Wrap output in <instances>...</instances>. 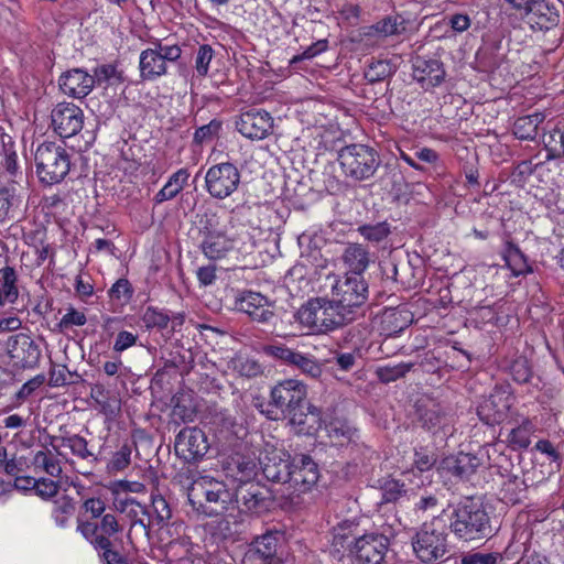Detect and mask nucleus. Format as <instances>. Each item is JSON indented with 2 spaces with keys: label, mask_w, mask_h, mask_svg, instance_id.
<instances>
[{
  "label": "nucleus",
  "mask_w": 564,
  "mask_h": 564,
  "mask_svg": "<svg viewBox=\"0 0 564 564\" xmlns=\"http://www.w3.org/2000/svg\"><path fill=\"white\" fill-rule=\"evenodd\" d=\"M336 303L326 297H314L295 313L302 328L314 334H324L350 323Z\"/></svg>",
  "instance_id": "f257e3e1"
},
{
  "label": "nucleus",
  "mask_w": 564,
  "mask_h": 564,
  "mask_svg": "<svg viewBox=\"0 0 564 564\" xmlns=\"http://www.w3.org/2000/svg\"><path fill=\"white\" fill-rule=\"evenodd\" d=\"M449 528L464 541H478L492 535L489 514L482 505L469 498L454 509Z\"/></svg>",
  "instance_id": "f03ea898"
},
{
  "label": "nucleus",
  "mask_w": 564,
  "mask_h": 564,
  "mask_svg": "<svg viewBox=\"0 0 564 564\" xmlns=\"http://www.w3.org/2000/svg\"><path fill=\"white\" fill-rule=\"evenodd\" d=\"M332 299L349 322L361 315L369 295L368 283L360 274L346 273L344 278L327 275Z\"/></svg>",
  "instance_id": "7ed1b4c3"
},
{
  "label": "nucleus",
  "mask_w": 564,
  "mask_h": 564,
  "mask_svg": "<svg viewBox=\"0 0 564 564\" xmlns=\"http://www.w3.org/2000/svg\"><path fill=\"white\" fill-rule=\"evenodd\" d=\"M412 546L416 557L423 563L443 560L448 551L445 520L435 517L423 523L412 539Z\"/></svg>",
  "instance_id": "20e7f679"
},
{
  "label": "nucleus",
  "mask_w": 564,
  "mask_h": 564,
  "mask_svg": "<svg viewBox=\"0 0 564 564\" xmlns=\"http://www.w3.org/2000/svg\"><path fill=\"white\" fill-rule=\"evenodd\" d=\"M39 180L47 185L62 182L70 170V154L61 144L44 142L34 154Z\"/></svg>",
  "instance_id": "39448f33"
},
{
  "label": "nucleus",
  "mask_w": 564,
  "mask_h": 564,
  "mask_svg": "<svg viewBox=\"0 0 564 564\" xmlns=\"http://www.w3.org/2000/svg\"><path fill=\"white\" fill-rule=\"evenodd\" d=\"M187 497L194 507H204V500L214 505L208 512L209 514L223 513L234 508V492L223 481L208 476L194 480L188 487Z\"/></svg>",
  "instance_id": "423d86ee"
},
{
  "label": "nucleus",
  "mask_w": 564,
  "mask_h": 564,
  "mask_svg": "<svg viewBox=\"0 0 564 564\" xmlns=\"http://www.w3.org/2000/svg\"><path fill=\"white\" fill-rule=\"evenodd\" d=\"M338 161L346 174L356 181H366L373 176L380 165L377 151L365 144H350L338 153Z\"/></svg>",
  "instance_id": "0eeeda50"
},
{
  "label": "nucleus",
  "mask_w": 564,
  "mask_h": 564,
  "mask_svg": "<svg viewBox=\"0 0 564 564\" xmlns=\"http://www.w3.org/2000/svg\"><path fill=\"white\" fill-rule=\"evenodd\" d=\"M306 386L296 379H285L278 382L270 393L271 408L268 410V417L279 420L283 415H290L299 408L306 404Z\"/></svg>",
  "instance_id": "6e6552de"
},
{
  "label": "nucleus",
  "mask_w": 564,
  "mask_h": 564,
  "mask_svg": "<svg viewBox=\"0 0 564 564\" xmlns=\"http://www.w3.org/2000/svg\"><path fill=\"white\" fill-rule=\"evenodd\" d=\"M240 172L230 162L210 166L205 174V188L216 199H225L235 193L240 184Z\"/></svg>",
  "instance_id": "1a4fd4ad"
},
{
  "label": "nucleus",
  "mask_w": 564,
  "mask_h": 564,
  "mask_svg": "<svg viewBox=\"0 0 564 564\" xmlns=\"http://www.w3.org/2000/svg\"><path fill=\"white\" fill-rule=\"evenodd\" d=\"M389 539L380 533L358 536L351 550L355 564H382L389 551Z\"/></svg>",
  "instance_id": "9d476101"
},
{
  "label": "nucleus",
  "mask_w": 564,
  "mask_h": 564,
  "mask_svg": "<svg viewBox=\"0 0 564 564\" xmlns=\"http://www.w3.org/2000/svg\"><path fill=\"white\" fill-rule=\"evenodd\" d=\"M513 395L503 388H496L477 408L479 419L487 425L502 423L513 404Z\"/></svg>",
  "instance_id": "9b49d317"
},
{
  "label": "nucleus",
  "mask_w": 564,
  "mask_h": 564,
  "mask_svg": "<svg viewBox=\"0 0 564 564\" xmlns=\"http://www.w3.org/2000/svg\"><path fill=\"white\" fill-rule=\"evenodd\" d=\"M52 127L62 138L77 134L84 126L83 110L72 102H59L51 112Z\"/></svg>",
  "instance_id": "f8f14e48"
},
{
  "label": "nucleus",
  "mask_w": 564,
  "mask_h": 564,
  "mask_svg": "<svg viewBox=\"0 0 564 564\" xmlns=\"http://www.w3.org/2000/svg\"><path fill=\"white\" fill-rule=\"evenodd\" d=\"M209 443L205 433L198 427H185L175 438L174 449L186 462H196L205 456Z\"/></svg>",
  "instance_id": "ddd939ff"
},
{
  "label": "nucleus",
  "mask_w": 564,
  "mask_h": 564,
  "mask_svg": "<svg viewBox=\"0 0 564 564\" xmlns=\"http://www.w3.org/2000/svg\"><path fill=\"white\" fill-rule=\"evenodd\" d=\"M242 512L261 513L271 505L269 491L258 482L239 485L234 491V506Z\"/></svg>",
  "instance_id": "4468645a"
},
{
  "label": "nucleus",
  "mask_w": 564,
  "mask_h": 564,
  "mask_svg": "<svg viewBox=\"0 0 564 564\" xmlns=\"http://www.w3.org/2000/svg\"><path fill=\"white\" fill-rule=\"evenodd\" d=\"M237 130L250 140H263L273 129V118L265 110L250 109L236 121Z\"/></svg>",
  "instance_id": "2eb2a0df"
},
{
  "label": "nucleus",
  "mask_w": 564,
  "mask_h": 564,
  "mask_svg": "<svg viewBox=\"0 0 564 564\" xmlns=\"http://www.w3.org/2000/svg\"><path fill=\"white\" fill-rule=\"evenodd\" d=\"M291 466L288 484L293 488L292 494L300 495L311 491L319 477L317 465L310 456L301 455L299 458L293 459V465Z\"/></svg>",
  "instance_id": "dca6fc26"
},
{
  "label": "nucleus",
  "mask_w": 564,
  "mask_h": 564,
  "mask_svg": "<svg viewBox=\"0 0 564 564\" xmlns=\"http://www.w3.org/2000/svg\"><path fill=\"white\" fill-rule=\"evenodd\" d=\"M446 72L441 61L416 56L412 61V77L424 90H431L445 80Z\"/></svg>",
  "instance_id": "f3484780"
},
{
  "label": "nucleus",
  "mask_w": 564,
  "mask_h": 564,
  "mask_svg": "<svg viewBox=\"0 0 564 564\" xmlns=\"http://www.w3.org/2000/svg\"><path fill=\"white\" fill-rule=\"evenodd\" d=\"M235 307L260 323H268L273 317L272 302L258 292H241L235 301Z\"/></svg>",
  "instance_id": "a211bd4d"
},
{
  "label": "nucleus",
  "mask_w": 564,
  "mask_h": 564,
  "mask_svg": "<svg viewBox=\"0 0 564 564\" xmlns=\"http://www.w3.org/2000/svg\"><path fill=\"white\" fill-rule=\"evenodd\" d=\"M259 464L268 480L286 484L290 479L293 462H290V455L286 452L274 448L259 458Z\"/></svg>",
  "instance_id": "6ab92c4d"
},
{
  "label": "nucleus",
  "mask_w": 564,
  "mask_h": 564,
  "mask_svg": "<svg viewBox=\"0 0 564 564\" xmlns=\"http://www.w3.org/2000/svg\"><path fill=\"white\" fill-rule=\"evenodd\" d=\"M480 466V459L471 454L459 453L444 457L437 467L438 471L447 477L467 479Z\"/></svg>",
  "instance_id": "aec40b11"
},
{
  "label": "nucleus",
  "mask_w": 564,
  "mask_h": 564,
  "mask_svg": "<svg viewBox=\"0 0 564 564\" xmlns=\"http://www.w3.org/2000/svg\"><path fill=\"white\" fill-rule=\"evenodd\" d=\"M58 82L66 95L84 98L93 90L95 77L82 68H74L62 74Z\"/></svg>",
  "instance_id": "412c9836"
},
{
  "label": "nucleus",
  "mask_w": 564,
  "mask_h": 564,
  "mask_svg": "<svg viewBox=\"0 0 564 564\" xmlns=\"http://www.w3.org/2000/svg\"><path fill=\"white\" fill-rule=\"evenodd\" d=\"M532 28L551 30L560 22V13L556 7L545 0H535L524 17Z\"/></svg>",
  "instance_id": "4be33fe9"
},
{
  "label": "nucleus",
  "mask_w": 564,
  "mask_h": 564,
  "mask_svg": "<svg viewBox=\"0 0 564 564\" xmlns=\"http://www.w3.org/2000/svg\"><path fill=\"white\" fill-rule=\"evenodd\" d=\"M279 536L268 532L254 540L251 549V557L256 564H282L278 555Z\"/></svg>",
  "instance_id": "5701e85b"
},
{
  "label": "nucleus",
  "mask_w": 564,
  "mask_h": 564,
  "mask_svg": "<svg viewBox=\"0 0 564 564\" xmlns=\"http://www.w3.org/2000/svg\"><path fill=\"white\" fill-rule=\"evenodd\" d=\"M139 69L142 80H155L166 75L167 65L155 48H147L140 54Z\"/></svg>",
  "instance_id": "b1692460"
},
{
  "label": "nucleus",
  "mask_w": 564,
  "mask_h": 564,
  "mask_svg": "<svg viewBox=\"0 0 564 564\" xmlns=\"http://www.w3.org/2000/svg\"><path fill=\"white\" fill-rule=\"evenodd\" d=\"M305 405L293 411L290 415H283L281 419H289L292 425L299 427V432L311 434L321 425V411L314 405Z\"/></svg>",
  "instance_id": "393cba45"
},
{
  "label": "nucleus",
  "mask_w": 564,
  "mask_h": 564,
  "mask_svg": "<svg viewBox=\"0 0 564 564\" xmlns=\"http://www.w3.org/2000/svg\"><path fill=\"white\" fill-rule=\"evenodd\" d=\"M408 23V20L401 14L387 15L369 26L367 35H375L378 37H398L406 32Z\"/></svg>",
  "instance_id": "a878e982"
},
{
  "label": "nucleus",
  "mask_w": 564,
  "mask_h": 564,
  "mask_svg": "<svg viewBox=\"0 0 564 564\" xmlns=\"http://www.w3.org/2000/svg\"><path fill=\"white\" fill-rule=\"evenodd\" d=\"M357 524L351 521H343L333 528L332 545L336 552L348 551L351 554L352 546L357 541Z\"/></svg>",
  "instance_id": "bb28decb"
},
{
  "label": "nucleus",
  "mask_w": 564,
  "mask_h": 564,
  "mask_svg": "<svg viewBox=\"0 0 564 564\" xmlns=\"http://www.w3.org/2000/svg\"><path fill=\"white\" fill-rule=\"evenodd\" d=\"M231 476L239 481V485L252 482L251 479L258 474L260 464L254 458L236 455L230 464Z\"/></svg>",
  "instance_id": "cd10ccee"
},
{
  "label": "nucleus",
  "mask_w": 564,
  "mask_h": 564,
  "mask_svg": "<svg viewBox=\"0 0 564 564\" xmlns=\"http://www.w3.org/2000/svg\"><path fill=\"white\" fill-rule=\"evenodd\" d=\"M527 484L523 478L512 475L502 484L500 489V500L505 503L517 505L525 498Z\"/></svg>",
  "instance_id": "c85d7f7f"
},
{
  "label": "nucleus",
  "mask_w": 564,
  "mask_h": 564,
  "mask_svg": "<svg viewBox=\"0 0 564 564\" xmlns=\"http://www.w3.org/2000/svg\"><path fill=\"white\" fill-rule=\"evenodd\" d=\"M542 112L518 118L513 124V133L520 140H533L538 134L539 126L544 121Z\"/></svg>",
  "instance_id": "c756f323"
},
{
  "label": "nucleus",
  "mask_w": 564,
  "mask_h": 564,
  "mask_svg": "<svg viewBox=\"0 0 564 564\" xmlns=\"http://www.w3.org/2000/svg\"><path fill=\"white\" fill-rule=\"evenodd\" d=\"M75 512V501L68 495L57 497L53 501L51 517L58 528L65 529Z\"/></svg>",
  "instance_id": "7c9ffc66"
},
{
  "label": "nucleus",
  "mask_w": 564,
  "mask_h": 564,
  "mask_svg": "<svg viewBox=\"0 0 564 564\" xmlns=\"http://www.w3.org/2000/svg\"><path fill=\"white\" fill-rule=\"evenodd\" d=\"M327 436L335 446L349 444L357 437V430L344 421H333L326 426Z\"/></svg>",
  "instance_id": "2f4dec72"
},
{
  "label": "nucleus",
  "mask_w": 564,
  "mask_h": 564,
  "mask_svg": "<svg viewBox=\"0 0 564 564\" xmlns=\"http://www.w3.org/2000/svg\"><path fill=\"white\" fill-rule=\"evenodd\" d=\"M198 232L202 236L199 247H216L227 241L225 231L218 226L215 217L207 218Z\"/></svg>",
  "instance_id": "473e14b6"
},
{
  "label": "nucleus",
  "mask_w": 564,
  "mask_h": 564,
  "mask_svg": "<svg viewBox=\"0 0 564 564\" xmlns=\"http://www.w3.org/2000/svg\"><path fill=\"white\" fill-rule=\"evenodd\" d=\"M21 203L17 183L0 187V223L11 218L12 210Z\"/></svg>",
  "instance_id": "72a5a7b5"
},
{
  "label": "nucleus",
  "mask_w": 564,
  "mask_h": 564,
  "mask_svg": "<svg viewBox=\"0 0 564 564\" xmlns=\"http://www.w3.org/2000/svg\"><path fill=\"white\" fill-rule=\"evenodd\" d=\"M229 368L247 378H254L263 372L262 366L256 359L245 355H236L231 358Z\"/></svg>",
  "instance_id": "f704fd0d"
},
{
  "label": "nucleus",
  "mask_w": 564,
  "mask_h": 564,
  "mask_svg": "<svg viewBox=\"0 0 564 564\" xmlns=\"http://www.w3.org/2000/svg\"><path fill=\"white\" fill-rule=\"evenodd\" d=\"M533 431L532 422L529 419H523L517 427L510 430L507 441L512 448H527L531 443L530 436Z\"/></svg>",
  "instance_id": "c9c22d12"
},
{
  "label": "nucleus",
  "mask_w": 564,
  "mask_h": 564,
  "mask_svg": "<svg viewBox=\"0 0 564 564\" xmlns=\"http://www.w3.org/2000/svg\"><path fill=\"white\" fill-rule=\"evenodd\" d=\"M33 465L55 478H58L63 471L59 459L50 451H39L33 457Z\"/></svg>",
  "instance_id": "e433bc0d"
},
{
  "label": "nucleus",
  "mask_w": 564,
  "mask_h": 564,
  "mask_svg": "<svg viewBox=\"0 0 564 564\" xmlns=\"http://www.w3.org/2000/svg\"><path fill=\"white\" fill-rule=\"evenodd\" d=\"M503 259L513 275L518 276L532 271L528 258L521 249H505Z\"/></svg>",
  "instance_id": "4c0bfd02"
},
{
  "label": "nucleus",
  "mask_w": 564,
  "mask_h": 564,
  "mask_svg": "<svg viewBox=\"0 0 564 564\" xmlns=\"http://www.w3.org/2000/svg\"><path fill=\"white\" fill-rule=\"evenodd\" d=\"M544 145L547 151V160H555L564 156V127H555L544 138Z\"/></svg>",
  "instance_id": "58836bf2"
},
{
  "label": "nucleus",
  "mask_w": 564,
  "mask_h": 564,
  "mask_svg": "<svg viewBox=\"0 0 564 564\" xmlns=\"http://www.w3.org/2000/svg\"><path fill=\"white\" fill-rule=\"evenodd\" d=\"M93 77H95V84L97 85L106 84L108 86H115L124 82L122 70L117 69L112 64L96 67Z\"/></svg>",
  "instance_id": "ea45409f"
},
{
  "label": "nucleus",
  "mask_w": 564,
  "mask_h": 564,
  "mask_svg": "<svg viewBox=\"0 0 564 564\" xmlns=\"http://www.w3.org/2000/svg\"><path fill=\"white\" fill-rule=\"evenodd\" d=\"M344 261L350 270L349 274L361 275L369 264L368 252L366 249H346L344 253Z\"/></svg>",
  "instance_id": "a19ab883"
},
{
  "label": "nucleus",
  "mask_w": 564,
  "mask_h": 564,
  "mask_svg": "<svg viewBox=\"0 0 564 564\" xmlns=\"http://www.w3.org/2000/svg\"><path fill=\"white\" fill-rule=\"evenodd\" d=\"M412 362H400L398 365H387L379 367L376 371L379 380L389 383L403 378L413 367Z\"/></svg>",
  "instance_id": "79ce46f5"
},
{
  "label": "nucleus",
  "mask_w": 564,
  "mask_h": 564,
  "mask_svg": "<svg viewBox=\"0 0 564 564\" xmlns=\"http://www.w3.org/2000/svg\"><path fill=\"white\" fill-rule=\"evenodd\" d=\"M57 440L59 441V445L62 447L69 448L73 455L82 459H87L94 456V454L87 447V441L80 435L74 434L68 436H61Z\"/></svg>",
  "instance_id": "37998d69"
},
{
  "label": "nucleus",
  "mask_w": 564,
  "mask_h": 564,
  "mask_svg": "<svg viewBox=\"0 0 564 564\" xmlns=\"http://www.w3.org/2000/svg\"><path fill=\"white\" fill-rule=\"evenodd\" d=\"M394 73V68L389 61L380 59L371 62L365 70V78L373 84L386 79Z\"/></svg>",
  "instance_id": "c03bdc74"
},
{
  "label": "nucleus",
  "mask_w": 564,
  "mask_h": 564,
  "mask_svg": "<svg viewBox=\"0 0 564 564\" xmlns=\"http://www.w3.org/2000/svg\"><path fill=\"white\" fill-rule=\"evenodd\" d=\"M294 368L299 369L303 375L317 379L323 373L322 365L311 355L299 351L295 358Z\"/></svg>",
  "instance_id": "a18cd8bd"
},
{
  "label": "nucleus",
  "mask_w": 564,
  "mask_h": 564,
  "mask_svg": "<svg viewBox=\"0 0 564 564\" xmlns=\"http://www.w3.org/2000/svg\"><path fill=\"white\" fill-rule=\"evenodd\" d=\"M116 508L119 512L124 513L131 520V522L133 520L142 519L141 516L149 514L147 507L139 503L133 498L118 500Z\"/></svg>",
  "instance_id": "49530a36"
},
{
  "label": "nucleus",
  "mask_w": 564,
  "mask_h": 564,
  "mask_svg": "<svg viewBox=\"0 0 564 564\" xmlns=\"http://www.w3.org/2000/svg\"><path fill=\"white\" fill-rule=\"evenodd\" d=\"M263 351L273 358H276L284 364L292 366L294 365L295 358L299 351L286 347L283 344H272L263 347Z\"/></svg>",
  "instance_id": "de8ad7c7"
},
{
  "label": "nucleus",
  "mask_w": 564,
  "mask_h": 564,
  "mask_svg": "<svg viewBox=\"0 0 564 564\" xmlns=\"http://www.w3.org/2000/svg\"><path fill=\"white\" fill-rule=\"evenodd\" d=\"M382 500L383 502H395L402 496L406 494V489L403 482L397 479H386L381 485Z\"/></svg>",
  "instance_id": "09e8293b"
},
{
  "label": "nucleus",
  "mask_w": 564,
  "mask_h": 564,
  "mask_svg": "<svg viewBox=\"0 0 564 564\" xmlns=\"http://www.w3.org/2000/svg\"><path fill=\"white\" fill-rule=\"evenodd\" d=\"M142 322L147 328L163 329L169 325L170 316L155 307H148L142 315Z\"/></svg>",
  "instance_id": "8fccbe9b"
},
{
  "label": "nucleus",
  "mask_w": 564,
  "mask_h": 564,
  "mask_svg": "<svg viewBox=\"0 0 564 564\" xmlns=\"http://www.w3.org/2000/svg\"><path fill=\"white\" fill-rule=\"evenodd\" d=\"M2 278L3 289L1 291L3 292L4 300L9 303H14L19 295L18 288L15 285L17 275L14 270L10 267H6L2 270Z\"/></svg>",
  "instance_id": "3c124183"
},
{
  "label": "nucleus",
  "mask_w": 564,
  "mask_h": 564,
  "mask_svg": "<svg viewBox=\"0 0 564 564\" xmlns=\"http://www.w3.org/2000/svg\"><path fill=\"white\" fill-rule=\"evenodd\" d=\"M359 231L369 242H380L389 235L390 229L387 223H379L361 226Z\"/></svg>",
  "instance_id": "603ef678"
},
{
  "label": "nucleus",
  "mask_w": 564,
  "mask_h": 564,
  "mask_svg": "<svg viewBox=\"0 0 564 564\" xmlns=\"http://www.w3.org/2000/svg\"><path fill=\"white\" fill-rule=\"evenodd\" d=\"M463 564H506L501 553H469L463 560Z\"/></svg>",
  "instance_id": "864d4df0"
},
{
  "label": "nucleus",
  "mask_w": 564,
  "mask_h": 564,
  "mask_svg": "<svg viewBox=\"0 0 564 564\" xmlns=\"http://www.w3.org/2000/svg\"><path fill=\"white\" fill-rule=\"evenodd\" d=\"M152 509L158 525H164L171 518V509L167 501L160 495L152 496Z\"/></svg>",
  "instance_id": "5fc2aeb1"
},
{
  "label": "nucleus",
  "mask_w": 564,
  "mask_h": 564,
  "mask_svg": "<svg viewBox=\"0 0 564 564\" xmlns=\"http://www.w3.org/2000/svg\"><path fill=\"white\" fill-rule=\"evenodd\" d=\"M213 56L214 51L210 45L204 44L199 46L195 61V68L198 76L204 77L207 75Z\"/></svg>",
  "instance_id": "6e6d98bb"
},
{
  "label": "nucleus",
  "mask_w": 564,
  "mask_h": 564,
  "mask_svg": "<svg viewBox=\"0 0 564 564\" xmlns=\"http://www.w3.org/2000/svg\"><path fill=\"white\" fill-rule=\"evenodd\" d=\"M384 319L393 326V329L401 330L412 322L410 313L405 310L391 308L386 312Z\"/></svg>",
  "instance_id": "4d7b16f0"
},
{
  "label": "nucleus",
  "mask_w": 564,
  "mask_h": 564,
  "mask_svg": "<svg viewBox=\"0 0 564 564\" xmlns=\"http://www.w3.org/2000/svg\"><path fill=\"white\" fill-rule=\"evenodd\" d=\"M413 464L420 471H427L436 464L434 452L420 447L414 452Z\"/></svg>",
  "instance_id": "13d9d810"
},
{
  "label": "nucleus",
  "mask_w": 564,
  "mask_h": 564,
  "mask_svg": "<svg viewBox=\"0 0 564 564\" xmlns=\"http://www.w3.org/2000/svg\"><path fill=\"white\" fill-rule=\"evenodd\" d=\"M35 494L43 500H50L57 496L59 482L47 478L36 479Z\"/></svg>",
  "instance_id": "bf43d9fd"
},
{
  "label": "nucleus",
  "mask_w": 564,
  "mask_h": 564,
  "mask_svg": "<svg viewBox=\"0 0 564 564\" xmlns=\"http://www.w3.org/2000/svg\"><path fill=\"white\" fill-rule=\"evenodd\" d=\"M220 129L221 122L218 120H212L208 124H204L195 131L194 141L198 144L210 141L215 135L218 134Z\"/></svg>",
  "instance_id": "052dcab7"
},
{
  "label": "nucleus",
  "mask_w": 564,
  "mask_h": 564,
  "mask_svg": "<svg viewBox=\"0 0 564 564\" xmlns=\"http://www.w3.org/2000/svg\"><path fill=\"white\" fill-rule=\"evenodd\" d=\"M511 375L514 381L519 383H525L531 378V369L528 360L523 357L516 359L510 366Z\"/></svg>",
  "instance_id": "680f3d73"
},
{
  "label": "nucleus",
  "mask_w": 564,
  "mask_h": 564,
  "mask_svg": "<svg viewBox=\"0 0 564 564\" xmlns=\"http://www.w3.org/2000/svg\"><path fill=\"white\" fill-rule=\"evenodd\" d=\"M133 289L127 279H119L109 290L111 299L129 301L132 297Z\"/></svg>",
  "instance_id": "e2e57ef3"
},
{
  "label": "nucleus",
  "mask_w": 564,
  "mask_h": 564,
  "mask_svg": "<svg viewBox=\"0 0 564 564\" xmlns=\"http://www.w3.org/2000/svg\"><path fill=\"white\" fill-rule=\"evenodd\" d=\"M87 322L86 315L74 307H69L67 313L61 318L58 326L62 329H67L73 326H83Z\"/></svg>",
  "instance_id": "0e129e2a"
},
{
  "label": "nucleus",
  "mask_w": 564,
  "mask_h": 564,
  "mask_svg": "<svg viewBox=\"0 0 564 564\" xmlns=\"http://www.w3.org/2000/svg\"><path fill=\"white\" fill-rule=\"evenodd\" d=\"M82 509L89 513L93 519H97L105 512L106 502L100 497L87 498L83 501Z\"/></svg>",
  "instance_id": "69168bd1"
},
{
  "label": "nucleus",
  "mask_w": 564,
  "mask_h": 564,
  "mask_svg": "<svg viewBox=\"0 0 564 564\" xmlns=\"http://www.w3.org/2000/svg\"><path fill=\"white\" fill-rule=\"evenodd\" d=\"M327 48V41L326 40H319L316 43H313L308 47L305 48V51L302 54L295 55L290 61V65H295L296 63L303 61V59H311L318 55L319 53L324 52Z\"/></svg>",
  "instance_id": "338daca9"
},
{
  "label": "nucleus",
  "mask_w": 564,
  "mask_h": 564,
  "mask_svg": "<svg viewBox=\"0 0 564 564\" xmlns=\"http://www.w3.org/2000/svg\"><path fill=\"white\" fill-rule=\"evenodd\" d=\"M447 417L438 409H430L422 415L423 425L429 430L443 426Z\"/></svg>",
  "instance_id": "774afa93"
}]
</instances>
